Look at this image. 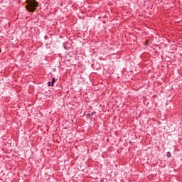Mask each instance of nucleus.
<instances>
[{
	"label": "nucleus",
	"mask_w": 182,
	"mask_h": 182,
	"mask_svg": "<svg viewBox=\"0 0 182 182\" xmlns=\"http://www.w3.org/2000/svg\"><path fill=\"white\" fill-rule=\"evenodd\" d=\"M36 8H38V1L36 0H29L28 1L26 9L28 12H35V9H36Z\"/></svg>",
	"instance_id": "f257e3e1"
},
{
	"label": "nucleus",
	"mask_w": 182,
	"mask_h": 182,
	"mask_svg": "<svg viewBox=\"0 0 182 182\" xmlns=\"http://www.w3.org/2000/svg\"><path fill=\"white\" fill-rule=\"evenodd\" d=\"M55 82H56V80L55 79V77H53L52 82H51V86H52V87H53V86H54V85H55Z\"/></svg>",
	"instance_id": "f03ea898"
},
{
	"label": "nucleus",
	"mask_w": 182,
	"mask_h": 182,
	"mask_svg": "<svg viewBox=\"0 0 182 182\" xmlns=\"http://www.w3.org/2000/svg\"><path fill=\"white\" fill-rule=\"evenodd\" d=\"M94 114H96V112H92L91 114H88L87 116H93Z\"/></svg>",
	"instance_id": "7ed1b4c3"
},
{
	"label": "nucleus",
	"mask_w": 182,
	"mask_h": 182,
	"mask_svg": "<svg viewBox=\"0 0 182 182\" xmlns=\"http://www.w3.org/2000/svg\"><path fill=\"white\" fill-rule=\"evenodd\" d=\"M48 86H52V82H48Z\"/></svg>",
	"instance_id": "20e7f679"
},
{
	"label": "nucleus",
	"mask_w": 182,
	"mask_h": 182,
	"mask_svg": "<svg viewBox=\"0 0 182 182\" xmlns=\"http://www.w3.org/2000/svg\"><path fill=\"white\" fill-rule=\"evenodd\" d=\"M170 156H171V154H170V152H168L167 156L170 157Z\"/></svg>",
	"instance_id": "39448f33"
}]
</instances>
